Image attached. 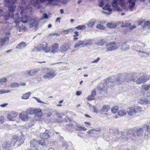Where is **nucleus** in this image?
Segmentation results:
<instances>
[{"instance_id": "obj_1", "label": "nucleus", "mask_w": 150, "mask_h": 150, "mask_svg": "<svg viewBox=\"0 0 150 150\" xmlns=\"http://www.w3.org/2000/svg\"><path fill=\"white\" fill-rule=\"evenodd\" d=\"M16 6L13 3L9 7V11L6 13L4 17L5 20H8L10 18H11L14 19L16 18V16H15L13 12L16 10Z\"/></svg>"}, {"instance_id": "obj_2", "label": "nucleus", "mask_w": 150, "mask_h": 150, "mask_svg": "<svg viewBox=\"0 0 150 150\" xmlns=\"http://www.w3.org/2000/svg\"><path fill=\"white\" fill-rule=\"evenodd\" d=\"M42 74H45H45L43 75V78L44 79H50L53 78L56 75V74L54 70H49L48 68H45L42 71Z\"/></svg>"}, {"instance_id": "obj_3", "label": "nucleus", "mask_w": 150, "mask_h": 150, "mask_svg": "<svg viewBox=\"0 0 150 150\" xmlns=\"http://www.w3.org/2000/svg\"><path fill=\"white\" fill-rule=\"evenodd\" d=\"M15 16H16V18H15L14 19L15 20L14 23H16V26L19 29V32L25 30L26 28L25 26L21 24L20 22L19 21L20 18L19 14H16Z\"/></svg>"}, {"instance_id": "obj_4", "label": "nucleus", "mask_w": 150, "mask_h": 150, "mask_svg": "<svg viewBox=\"0 0 150 150\" xmlns=\"http://www.w3.org/2000/svg\"><path fill=\"white\" fill-rule=\"evenodd\" d=\"M105 46L107 51L115 50L118 47L117 44L115 42H110L106 45Z\"/></svg>"}, {"instance_id": "obj_5", "label": "nucleus", "mask_w": 150, "mask_h": 150, "mask_svg": "<svg viewBox=\"0 0 150 150\" xmlns=\"http://www.w3.org/2000/svg\"><path fill=\"white\" fill-rule=\"evenodd\" d=\"M37 50L38 51H40L41 50H43L46 52H49L50 50V47H49L47 43H43L41 44L37 47Z\"/></svg>"}, {"instance_id": "obj_6", "label": "nucleus", "mask_w": 150, "mask_h": 150, "mask_svg": "<svg viewBox=\"0 0 150 150\" xmlns=\"http://www.w3.org/2000/svg\"><path fill=\"white\" fill-rule=\"evenodd\" d=\"M12 140L5 141L2 144V149L3 150H9L11 147Z\"/></svg>"}, {"instance_id": "obj_7", "label": "nucleus", "mask_w": 150, "mask_h": 150, "mask_svg": "<svg viewBox=\"0 0 150 150\" xmlns=\"http://www.w3.org/2000/svg\"><path fill=\"white\" fill-rule=\"evenodd\" d=\"M125 78L123 74H119L117 75V77L115 79V82L117 85H120L124 81Z\"/></svg>"}, {"instance_id": "obj_8", "label": "nucleus", "mask_w": 150, "mask_h": 150, "mask_svg": "<svg viewBox=\"0 0 150 150\" xmlns=\"http://www.w3.org/2000/svg\"><path fill=\"white\" fill-rule=\"evenodd\" d=\"M133 0H128V1L129 5L128 7L125 5V4L123 5V6H121L124 9L126 10H128V9L130 10V11H132L133 10V8L134 7L135 4L134 1L132 2Z\"/></svg>"}, {"instance_id": "obj_9", "label": "nucleus", "mask_w": 150, "mask_h": 150, "mask_svg": "<svg viewBox=\"0 0 150 150\" xmlns=\"http://www.w3.org/2000/svg\"><path fill=\"white\" fill-rule=\"evenodd\" d=\"M129 133H132V137H134L136 136L135 132H136L137 134V135L138 136H140L143 135L144 132V130L142 128H140L138 129L136 132V131L135 130L133 129H131L129 131Z\"/></svg>"}, {"instance_id": "obj_10", "label": "nucleus", "mask_w": 150, "mask_h": 150, "mask_svg": "<svg viewBox=\"0 0 150 150\" xmlns=\"http://www.w3.org/2000/svg\"><path fill=\"white\" fill-rule=\"evenodd\" d=\"M150 79L149 76L147 77L146 76L142 75L136 80V83L138 84H139L142 83H144Z\"/></svg>"}, {"instance_id": "obj_11", "label": "nucleus", "mask_w": 150, "mask_h": 150, "mask_svg": "<svg viewBox=\"0 0 150 150\" xmlns=\"http://www.w3.org/2000/svg\"><path fill=\"white\" fill-rule=\"evenodd\" d=\"M118 0H113L112 2V6L114 10L118 11H121L122 10L117 6V1Z\"/></svg>"}, {"instance_id": "obj_12", "label": "nucleus", "mask_w": 150, "mask_h": 150, "mask_svg": "<svg viewBox=\"0 0 150 150\" xmlns=\"http://www.w3.org/2000/svg\"><path fill=\"white\" fill-rule=\"evenodd\" d=\"M127 112L128 115L130 116L134 115L136 114L135 107H130L128 108Z\"/></svg>"}, {"instance_id": "obj_13", "label": "nucleus", "mask_w": 150, "mask_h": 150, "mask_svg": "<svg viewBox=\"0 0 150 150\" xmlns=\"http://www.w3.org/2000/svg\"><path fill=\"white\" fill-rule=\"evenodd\" d=\"M34 114L35 116L39 118H41L42 116V110L40 108H35Z\"/></svg>"}, {"instance_id": "obj_14", "label": "nucleus", "mask_w": 150, "mask_h": 150, "mask_svg": "<svg viewBox=\"0 0 150 150\" xmlns=\"http://www.w3.org/2000/svg\"><path fill=\"white\" fill-rule=\"evenodd\" d=\"M98 88L100 91H103L106 92L107 90V83H104L100 84L98 87Z\"/></svg>"}, {"instance_id": "obj_15", "label": "nucleus", "mask_w": 150, "mask_h": 150, "mask_svg": "<svg viewBox=\"0 0 150 150\" xmlns=\"http://www.w3.org/2000/svg\"><path fill=\"white\" fill-rule=\"evenodd\" d=\"M96 95L95 89H93L91 92V95H89L87 98L88 100H93L95 98V96Z\"/></svg>"}, {"instance_id": "obj_16", "label": "nucleus", "mask_w": 150, "mask_h": 150, "mask_svg": "<svg viewBox=\"0 0 150 150\" xmlns=\"http://www.w3.org/2000/svg\"><path fill=\"white\" fill-rule=\"evenodd\" d=\"M39 145V141L37 139H33L30 141L31 147H37Z\"/></svg>"}, {"instance_id": "obj_17", "label": "nucleus", "mask_w": 150, "mask_h": 150, "mask_svg": "<svg viewBox=\"0 0 150 150\" xmlns=\"http://www.w3.org/2000/svg\"><path fill=\"white\" fill-rule=\"evenodd\" d=\"M19 117L22 120L24 121L27 120L28 118L27 113L25 112L21 113L19 115Z\"/></svg>"}, {"instance_id": "obj_18", "label": "nucleus", "mask_w": 150, "mask_h": 150, "mask_svg": "<svg viewBox=\"0 0 150 150\" xmlns=\"http://www.w3.org/2000/svg\"><path fill=\"white\" fill-rule=\"evenodd\" d=\"M58 46V44L57 43H55L52 45L51 47V52L53 53L56 52L59 48Z\"/></svg>"}, {"instance_id": "obj_19", "label": "nucleus", "mask_w": 150, "mask_h": 150, "mask_svg": "<svg viewBox=\"0 0 150 150\" xmlns=\"http://www.w3.org/2000/svg\"><path fill=\"white\" fill-rule=\"evenodd\" d=\"M70 48V46L69 43H66L64 44L60 48L61 52L66 51Z\"/></svg>"}, {"instance_id": "obj_20", "label": "nucleus", "mask_w": 150, "mask_h": 150, "mask_svg": "<svg viewBox=\"0 0 150 150\" xmlns=\"http://www.w3.org/2000/svg\"><path fill=\"white\" fill-rule=\"evenodd\" d=\"M17 116V113L15 112L12 111L8 113V115L7 118L9 120H11L13 118L16 117Z\"/></svg>"}, {"instance_id": "obj_21", "label": "nucleus", "mask_w": 150, "mask_h": 150, "mask_svg": "<svg viewBox=\"0 0 150 150\" xmlns=\"http://www.w3.org/2000/svg\"><path fill=\"white\" fill-rule=\"evenodd\" d=\"M49 134L47 133H42L40 134V138L44 140H46L50 137Z\"/></svg>"}, {"instance_id": "obj_22", "label": "nucleus", "mask_w": 150, "mask_h": 150, "mask_svg": "<svg viewBox=\"0 0 150 150\" xmlns=\"http://www.w3.org/2000/svg\"><path fill=\"white\" fill-rule=\"evenodd\" d=\"M27 45L25 42H22L20 43L16 46V48L18 49H22L25 47Z\"/></svg>"}, {"instance_id": "obj_23", "label": "nucleus", "mask_w": 150, "mask_h": 150, "mask_svg": "<svg viewBox=\"0 0 150 150\" xmlns=\"http://www.w3.org/2000/svg\"><path fill=\"white\" fill-rule=\"evenodd\" d=\"M110 106L108 105H104L101 109L100 111L103 112H107L110 110Z\"/></svg>"}, {"instance_id": "obj_24", "label": "nucleus", "mask_w": 150, "mask_h": 150, "mask_svg": "<svg viewBox=\"0 0 150 150\" xmlns=\"http://www.w3.org/2000/svg\"><path fill=\"white\" fill-rule=\"evenodd\" d=\"M38 69H35L33 70H31L27 72V74L28 75L32 76L35 75L38 72Z\"/></svg>"}, {"instance_id": "obj_25", "label": "nucleus", "mask_w": 150, "mask_h": 150, "mask_svg": "<svg viewBox=\"0 0 150 150\" xmlns=\"http://www.w3.org/2000/svg\"><path fill=\"white\" fill-rule=\"evenodd\" d=\"M96 21L93 19L91 20L86 25L88 27H93L95 24Z\"/></svg>"}, {"instance_id": "obj_26", "label": "nucleus", "mask_w": 150, "mask_h": 150, "mask_svg": "<svg viewBox=\"0 0 150 150\" xmlns=\"http://www.w3.org/2000/svg\"><path fill=\"white\" fill-rule=\"evenodd\" d=\"M103 9L106 11H108L109 12L108 13L109 14L111 13L112 11V9L110 8V6L108 4H106L103 7Z\"/></svg>"}, {"instance_id": "obj_27", "label": "nucleus", "mask_w": 150, "mask_h": 150, "mask_svg": "<svg viewBox=\"0 0 150 150\" xmlns=\"http://www.w3.org/2000/svg\"><path fill=\"white\" fill-rule=\"evenodd\" d=\"M28 20L29 17L26 15L22 16L21 17V21L23 23H26L28 21Z\"/></svg>"}, {"instance_id": "obj_28", "label": "nucleus", "mask_w": 150, "mask_h": 150, "mask_svg": "<svg viewBox=\"0 0 150 150\" xmlns=\"http://www.w3.org/2000/svg\"><path fill=\"white\" fill-rule=\"evenodd\" d=\"M7 39H8V38H0V46H4L5 45V42Z\"/></svg>"}, {"instance_id": "obj_29", "label": "nucleus", "mask_w": 150, "mask_h": 150, "mask_svg": "<svg viewBox=\"0 0 150 150\" xmlns=\"http://www.w3.org/2000/svg\"><path fill=\"white\" fill-rule=\"evenodd\" d=\"M106 26L108 28H114L116 27L117 24L113 23H107Z\"/></svg>"}, {"instance_id": "obj_30", "label": "nucleus", "mask_w": 150, "mask_h": 150, "mask_svg": "<svg viewBox=\"0 0 150 150\" xmlns=\"http://www.w3.org/2000/svg\"><path fill=\"white\" fill-rule=\"evenodd\" d=\"M84 41H79L78 42H77L75 44V45H74V47L75 48L78 47L81 45L83 44L84 43Z\"/></svg>"}, {"instance_id": "obj_31", "label": "nucleus", "mask_w": 150, "mask_h": 150, "mask_svg": "<svg viewBox=\"0 0 150 150\" xmlns=\"http://www.w3.org/2000/svg\"><path fill=\"white\" fill-rule=\"evenodd\" d=\"M31 93L30 92H28L26 93L23 94L22 96V98L23 99H28L30 96Z\"/></svg>"}, {"instance_id": "obj_32", "label": "nucleus", "mask_w": 150, "mask_h": 150, "mask_svg": "<svg viewBox=\"0 0 150 150\" xmlns=\"http://www.w3.org/2000/svg\"><path fill=\"white\" fill-rule=\"evenodd\" d=\"M35 111V109L30 108L27 110V112L29 114L33 115L34 114Z\"/></svg>"}, {"instance_id": "obj_33", "label": "nucleus", "mask_w": 150, "mask_h": 150, "mask_svg": "<svg viewBox=\"0 0 150 150\" xmlns=\"http://www.w3.org/2000/svg\"><path fill=\"white\" fill-rule=\"evenodd\" d=\"M118 110V107L117 106L113 107L111 108V110L113 113H116Z\"/></svg>"}, {"instance_id": "obj_34", "label": "nucleus", "mask_w": 150, "mask_h": 150, "mask_svg": "<svg viewBox=\"0 0 150 150\" xmlns=\"http://www.w3.org/2000/svg\"><path fill=\"white\" fill-rule=\"evenodd\" d=\"M135 109L136 114L141 112L142 111V108L139 106H135Z\"/></svg>"}, {"instance_id": "obj_35", "label": "nucleus", "mask_w": 150, "mask_h": 150, "mask_svg": "<svg viewBox=\"0 0 150 150\" xmlns=\"http://www.w3.org/2000/svg\"><path fill=\"white\" fill-rule=\"evenodd\" d=\"M142 87L143 90L147 91L150 88V84L147 85H143L142 86Z\"/></svg>"}, {"instance_id": "obj_36", "label": "nucleus", "mask_w": 150, "mask_h": 150, "mask_svg": "<svg viewBox=\"0 0 150 150\" xmlns=\"http://www.w3.org/2000/svg\"><path fill=\"white\" fill-rule=\"evenodd\" d=\"M85 25H79L76 27L75 28L78 30H83L86 29Z\"/></svg>"}, {"instance_id": "obj_37", "label": "nucleus", "mask_w": 150, "mask_h": 150, "mask_svg": "<svg viewBox=\"0 0 150 150\" xmlns=\"http://www.w3.org/2000/svg\"><path fill=\"white\" fill-rule=\"evenodd\" d=\"M132 79H131L130 80L129 79L128 81H127L128 82H130L132 81L133 82L135 81V79H137V75L136 74H134L132 75Z\"/></svg>"}, {"instance_id": "obj_38", "label": "nucleus", "mask_w": 150, "mask_h": 150, "mask_svg": "<svg viewBox=\"0 0 150 150\" xmlns=\"http://www.w3.org/2000/svg\"><path fill=\"white\" fill-rule=\"evenodd\" d=\"M19 8L21 10V11L20 12V13L21 15H23L26 12L27 9L26 8H23L22 6H20Z\"/></svg>"}, {"instance_id": "obj_39", "label": "nucleus", "mask_w": 150, "mask_h": 150, "mask_svg": "<svg viewBox=\"0 0 150 150\" xmlns=\"http://www.w3.org/2000/svg\"><path fill=\"white\" fill-rule=\"evenodd\" d=\"M126 113L125 111L124 110H120L118 112V115L121 116L125 115Z\"/></svg>"}, {"instance_id": "obj_40", "label": "nucleus", "mask_w": 150, "mask_h": 150, "mask_svg": "<svg viewBox=\"0 0 150 150\" xmlns=\"http://www.w3.org/2000/svg\"><path fill=\"white\" fill-rule=\"evenodd\" d=\"M54 0H36V2L38 3H43L45 1H47L51 3Z\"/></svg>"}, {"instance_id": "obj_41", "label": "nucleus", "mask_w": 150, "mask_h": 150, "mask_svg": "<svg viewBox=\"0 0 150 150\" xmlns=\"http://www.w3.org/2000/svg\"><path fill=\"white\" fill-rule=\"evenodd\" d=\"M96 28L99 29H101L105 30V27L101 25L100 24H98L96 26Z\"/></svg>"}, {"instance_id": "obj_42", "label": "nucleus", "mask_w": 150, "mask_h": 150, "mask_svg": "<svg viewBox=\"0 0 150 150\" xmlns=\"http://www.w3.org/2000/svg\"><path fill=\"white\" fill-rule=\"evenodd\" d=\"M147 27H148V28H150V22L149 21L145 22L143 26V28Z\"/></svg>"}, {"instance_id": "obj_43", "label": "nucleus", "mask_w": 150, "mask_h": 150, "mask_svg": "<svg viewBox=\"0 0 150 150\" xmlns=\"http://www.w3.org/2000/svg\"><path fill=\"white\" fill-rule=\"evenodd\" d=\"M105 43V42L103 40H100L98 42H97L98 44L99 45H104Z\"/></svg>"}, {"instance_id": "obj_44", "label": "nucleus", "mask_w": 150, "mask_h": 150, "mask_svg": "<svg viewBox=\"0 0 150 150\" xmlns=\"http://www.w3.org/2000/svg\"><path fill=\"white\" fill-rule=\"evenodd\" d=\"M67 120L70 121V123L67 124V126L69 128H71L73 127V125L71 123V121L69 118H67Z\"/></svg>"}, {"instance_id": "obj_45", "label": "nucleus", "mask_w": 150, "mask_h": 150, "mask_svg": "<svg viewBox=\"0 0 150 150\" xmlns=\"http://www.w3.org/2000/svg\"><path fill=\"white\" fill-rule=\"evenodd\" d=\"M11 87H16L19 86V84L16 83H13L11 84Z\"/></svg>"}, {"instance_id": "obj_46", "label": "nucleus", "mask_w": 150, "mask_h": 150, "mask_svg": "<svg viewBox=\"0 0 150 150\" xmlns=\"http://www.w3.org/2000/svg\"><path fill=\"white\" fill-rule=\"evenodd\" d=\"M45 140L42 139L39 141V145L40 144L42 146H44L45 145Z\"/></svg>"}, {"instance_id": "obj_47", "label": "nucleus", "mask_w": 150, "mask_h": 150, "mask_svg": "<svg viewBox=\"0 0 150 150\" xmlns=\"http://www.w3.org/2000/svg\"><path fill=\"white\" fill-rule=\"evenodd\" d=\"M121 6H123V5L125 4V0H118Z\"/></svg>"}, {"instance_id": "obj_48", "label": "nucleus", "mask_w": 150, "mask_h": 150, "mask_svg": "<svg viewBox=\"0 0 150 150\" xmlns=\"http://www.w3.org/2000/svg\"><path fill=\"white\" fill-rule=\"evenodd\" d=\"M7 81L6 79V78H3L0 79V83H5Z\"/></svg>"}, {"instance_id": "obj_49", "label": "nucleus", "mask_w": 150, "mask_h": 150, "mask_svg": "<svg viewBox=\"0 0 150 150\" xmlns=\"http://www.w3.org/2000/svg\"><path fill=\"white\" fill-rule=\"evenodd\" d=\"M131 23H125L124 25L122 26V27H128L130 26Z\"/></svg>"}, {"instance_id": "obj_50", "label": "nucleus", "mask_w": 150, "mask_h": 150, "mask_svg": "<svg viewBox=\"0 0 150 150\" xmlns=\"http://www.w3.org/2000/svg\"><path fill=\"white\" fill-rule=\"evenodd\" d=\"M4 122V117L2 115L0 116V122L2 123Z\"/></svg>"}, {"instance_id": "obj_51", "label": "nucleus", "mask_w": 150, "mask_h": 150, "mask_svg": "<svg viewBox=\"0 0 150 150\" xmlns=\"http://www.w3.org/2000/svg\"><path fill=\"white\" fill-rule=\"evenodd\" d=\"M58 35V34L57 33H51L49 35V36H51L52 37H53V36H57Z\"/></svg>"}, {"instance_id": "obj_52", "label": "nucleus", "mask_w": 150, "mask_h": 150, "mask_svg": "<svg viewBox=\"0 0 150 150\" xmlns=\"http://www.w3.org/2000/svg\"><path fill=\"white\" fill-rule=\"evenodd\" d=\"M144 21L143 20H141L138 22V25H139L142 24Z\"/></svg>"}, {"instance_id": "obj_53", "label": "nucleus", "mask_w": 150, "mask_h": 150, "mask_svg": "<svg viewBox=\"0 0 150 150\" xmlns=\"http://www.w3.org/2000/svg\"><path fill=\"white\" fill-rule=\"evenodd\" d=\"M99 6L100 7H102L103 6L104 1H101L99 2Z\"/></svg>"}, {"instance_id": "obj_54", "label": "nucleus", "mask_w": 150, "mask_h": 150, "mask_svg": "<svg viewBox=\"0 0 150 150\" xmlns=\"http://www.w3.org/2000/svg\"><path fill=\"white\" fill-rule=\"evenodd\" d=\"M72 30V31H73L74 30L72 29V28L69 29L67 30H65V32L67 34H68L70 32H71V30Z\"/></svg>"}, {"instance_id": "obj_55", "label": "nucleus", "mask_w": 150, "mask_h": 150, "mask_svg": "<svg viewBox=\"0 0 150 150\" xmlns=\"http://www.w3.org/2000/svg\"><path fill=\"white\" fill-rule=\"evenodd\" d=\"M74 34L73 35L74 37L78 36L79 35V32L77 31H74Z\"/></svg>"}, {"instance_id": "obj_56", "label": "nucleus", "mask_w": 150, "mask_h": 150, "mask_svg": "<svg viewBox=\"0 0 150 150\" xmlns=\"http://www.w3.org/2000/svg\"><path fill=\"white\" fill-rule=\"evenodd\" d=\"M34 98L39 103H42V102L39 98L35 97H34Z\"/></svg>"}, {"instance_id": "obj_57", "label": "nucleus", "mask_w": 150, "mask_h": 150, "mask_svg": "<svg viewBox=\"0 0 150 150\" xmlns=\"http://www.w3.org/2000/svg\"><path fill=\"white\" fill-rule=\"evenodd\" d=\"M100 58L99 57H98L96 59L94 60L92 62V63H97L100 60Z\"/></svg>"}, {"instance_id": "obj_58", "label": "nucleus", "mask_w": 150, "mask_h": 150, "mask_svg": "<svg viewBox=\"0 0 150 150\" xmlns=\"http://www.w3.org/2000/svg\"><path fill=\"white\" fill-rule=\"evenodd\" d=\"M80 129L81 130L83 131H85L86 130V129L84 127H79Z\"/></svg>"}, {"instance_id": "obj_59", "label": "nucleus", "mask_w": 150, "mask_h": 150, "mask_svg": "<svg viewBox=\"0 0 150 150\" xmlns=\"http://www.w3.org/2000/svg\"><path fill=\"white\" fill-rule=\"evenodd\" d=\"M81 91H77L76 93V94L77 96L80 95L81 94Z\"/></svg>"}, {"instance_id": "obj_60", "label": "nucleus", "mask_w": 150, "mask_h": 150, "mask_svg": "<svg viewBox=\"0 0 150 150\" xmlns=\"http://www.w3.org/2000/svg\"><path fill=\"white\" fill-rule=\"evenodd\" d=\"M8 104L7 103H4L0 105V106L2 107H4L6 106Z\"/></svg>"}, {"instance_id": "obj_61", "label": "nucleus", "mask_w": 150, "mask_h": 150, "mask_svg": "<svg viewBox=\"0 0 150 150\" xmlns=\"http://www.w3.org/2000/svg\"><path fill=\"white\" fill-rule=\"evenodd\" d=\"M135 28H136V26H132L129 28V30H132L134 29Z\"/></svg>"}, {"instance_id": "obj_62", "label": "nucleus", "mask_w": 150, "mask_h": 150, "mask_svg": "<svg viewBox=\"0 0 150 150\" xmlns=\"http://www.w3.org/2000/svg\"><path fill=\"white\" fill-rule=\"evenodd\" d=\"M43 17L44 18H48L47 15L46 13H44L43 14Z\"/></svg>"}, {"instance_id": "obj_63", "label": "nucleus", "mask_w": 150, "mask_h": 150, "mask_svg": "<svg viewBox=\"0 0 150 150\" xmlns=\"http://www.w3.org/2000/svg\"><path fill=\"white\" fill-rule=\"evenodd\" d=\"M60 18L59 17L57 18L55 21V22H58L59 23H60Z\"/></svg>"}, {"instance_id": "obj_64", "label": "nucleus", "mask_w": 150, "mask_h": 150, "mask_svg": "<svg viewBox=\"0 0 150 150\" xmlns=\"http://www.w3.org/2000/svg\"><path fill=\"white\" fill-rule=\"evenodd\" d=\"M57 115L58 116V117L59 118H60L62 117V115L61 114H57Z\"/></svg>"}]
</instances>
